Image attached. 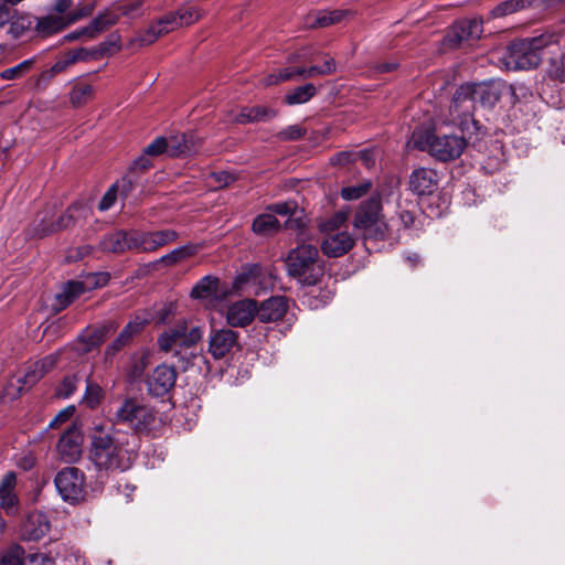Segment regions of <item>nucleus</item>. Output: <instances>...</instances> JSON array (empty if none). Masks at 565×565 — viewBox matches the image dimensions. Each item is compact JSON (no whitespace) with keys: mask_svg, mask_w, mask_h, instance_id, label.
I'll return each instance as SVG.
<instances>
[{"mask_svg":"<svg viewBox=\"0 0 565 565\" xmlns=\"http://www.w3.org/2000/svg\"><path fill=\"white\" fill-rule=\"evenodd\" d=\"M88 460L99 472H124L136 457V437L114 426L95 425L89 435Z\"/></svg>","mask_w":565,"mask_h":565,"instance_id":"obj_1","label":"nucleus"},{"mask_svg":"<svg viewBox=\"0 0 565 565\" xmlns=\"http://www.w3.org/2000/svg\"><path fill=\"white\" fill-rule=\"evenodd\" d=\"M559 46V36L553 33L511 43L504 54V63L510 70L536 67L545 53H553Z\"/></svg>","mask_w":565,"mask_h":565,"instance_id":"obj_2","label":"nucleus"},{"mask_svg":"<svg viewBox=\"0 0 565 565\" xmlns=\"http://www.w3.org/2000/svg\"><path fill=\"white\" fill-rule=\"evenodd\" d=\"M500 99V93L487 83L460 85L451 99L449 113L455 125H463L473 115L477 104L491 107Z\"/></svg>","mask_w":565,"mask_h":565,"instance_id":"obj_3","label":"nucleus"},{"mask_svg":"<svg viewBox=\"0 0 565 565\" xmlns=\"http://www.w3.org/2000/svg\"><path fill=\"white\" fill-rule=\"evenodd\" d=\"M202 337V328L182 317L175 319L172 324L167 326L159 334L157 342L160 351L181 356L185 361L182 366L186 369L193 363L192 360L202 356L193 352H190L189 356L182 355V352L194 347Z\"/></svg>","mask_w":565,"mask_h":565,"instance_id":"obj_4","label":"nucleus"},{"mask_svg":"<svg viewBox=\"0 0 565 565\" xmlns=\"http://www.w3.org/2000/svg\"><path fill=\"white\" fill-rule=\"evenodd\" d=\"M411 142L414 148L428 151L439 161H450L457 159L463 152L467 142L462 136L454 134H435L430 130H415Z\"/></svg>","mask_w":565,"mask_h":565,"instance_id":"obj_5","label":"nucleus"},{"mask_svg":"<svg viewBox=\"0 0 565 565\" xmlns=\"http://www.w3.org/2000/svg\"><path fill=\"white\" fill-rule=\"evenodd\" d=\"M286 266L288 275L302 285L313 286L323 275L319 250L312 244H301L292 248L286 258Z\"/></svg>","mask_w":565,"mask_h":565,"instance_id":"obj_6","label":"nucleus"},{"mask_svg":"<svg viewBox=\"0 0 565 565\" xmlns=\"http://www.w3.org/2000/svg\"><path fill=\"white\" fill-rule=\"evenodd\" d=\"M381 202L379 199H370L362 203L354 216V228L363 238H383L388 230L387 223L381 214Z\"/></svg>","mask_w":565,"mask_h":565,"instance_id":"obj_7","label":"nucleus"},{"mask_svg":"<svg viewBox=\"0 0 565 565\" xmlns=\"http://www.w3.org/2000/svg\"><path fill=\"white\" fill-rule=\"evenodd\" d=\"M117 423L126 424L136 431H146L156 420L152 407L140 404L135 399H126L114 414Z\"/></svg>","mask_w":565,"mask_h":565,"instance_id":"obj_8","label":"nucleus"},{"mask_svg":"<svg viewBox=\"0 0 565 565\" xmlns=\"http://www.w3.org/2000/svg\"><path fill=\"white\" fill-rule=\"evenodd\" d=\"M90 214L89 207L82 203L76 202L68 206L66 211L56 220L42 218L33 228L35 236L44 237L57 231L70 228L76 225L82 220H85Z\"/></svg>","mask_w":565,"mask_h":565,"instance_id":"obj_9","label":"nucleus"},{"mask_svg":"<svg viewBox=\"0 0 565 565\" xmlns=\"http://www.w3.org/2000/svg\"><path fill=\"white\" fill-rule=\"evenodd\" d=\"M61 498L71 504L78 503L85 495V475L75 467H66L57 472L54 479Z\"/></svg>","mask_w":565,"mask_h":565,"instance_id":"obj_10","label":"nucleus"},{"mask_svg":"<svg viewBox=\"0 0 565 565\" xmlns=\"http://www.w3.org/2000/svg\"><path fill=\"white\" fill-rule=\"evenodd\" d=\"M140 6L141 4L138 0H131L124 2L118 7L120 13H116L114 11H105L104 13H100L98 17L94 18L88 26L82 29L81 34H86L89 38H94L99 32L117 23L120 14L127 17H135L139 11ZM78 35L79 32H75L70 34L67 38L70 40H73L77 39Z\"/></svg>","mask_w":565,"mask_h":565,"instance_id":"obj_11","label":"nucleus"},{"mask_svg":"<svg viewBox=\"0 0 565 565\" xmlns=\"http://www.w3.org/2000/svg\"><path fill=\"white\" fill-rule=\"evenodd\" d=\"M483 32L482 20L466 19L456 22L444 38V45L456 49L462 43L477 40Z\"/></svg>","mask_w":565,"mask_h":565,"instance_id":"obj_12","label":"nucleus"},{"mask_svg":"<svg viewBox=\"0 0 565 565\" xmlns=\"http://www.w3.org/2000/svg\"><path fill=\"white\" fill-rule=\"evenodd\" d=\"M51 530V520L42 511L30 512L20 526V537L23 541L36 542L42 540Z\"/></svg>","mask_w":565,"mask_h":565,"instance_id":"obj_13","label":"nucleus"},{"mask_svg":"<svg viewBox=\"0 0 565 565\" xmlns=\"http://www.w3.org/2000/svg\"><path fill=\"white\" fill-rule=\"evenodd\" d=\"M177 372L171 365H158L146 380L148 392L157 397L164 396L175 385Z\"/></svg>","mask_w":565,"mask_h":565,"instance_id":"obj_14","label":"nucleus"},{"mask_svg":"<svg viewBox=\"0 0 565 565\" xmlns=\"http://www.w3.org/2000/svg\"><path fill=\"white\" fill-rule=\"evenodd\" d=\"M257 317V301L242 299L231 303L226 309V322L234 328H244Z\"/></svg>","mask_w":565,"mask_h":565,"instance_id":"obj_15","label":"nucleus"},{"mask_svg":"<svg viewBox=\"0 0 565 565\" xmlns=\"http://www.w3.org/2000/svg\"><path fill=\"white\" fill-rule=\"evenodd\" d=\"M58 457L66 463L76 462L82 456V437L79 431L72 427L60 437L56 446Z\"/></svg>","mask_w":565,"mask_h":565,"instance_id":"obj_16","label":"nucleus"},{"mask_svg":"<svg viewBox=\"0 0 565 565\" xmlns=\"http://www.w3.org/2000/svg\"><path fill=\"white\" fill-rule=\"evenodd\" d=\"M238 333L231 329L214 330L209 339V352L214 359H222L237 345Z\"/></svg>","mask_w":565,"mask_h":565,"instance_id":"obj_17","label":"nucleus"},{"mask_svg":"<svg viewBox=\"0 0 565 565\" xmlns=\"http://www.w3.org/2000/svg\"><path fill=\"white\" fill-rule=\"evenodd\" d=\"M289 309V301L285 296H274L257 305V318L260 322H277L282 319Z\"/></svg>","mask_w":565,"mask_h":565,"instance_id":"obj_18","label":"nucleus"},{"mask_svg":"<svg viewBox=\"0 0 565 565\" xmlns=\"http://www.w3.org/2000/svg\"><path fill=\"white\" fill-rule=\"evenodd\" d=\"M438 185V174L429 168L415 169L409 177V189L417 195H429Z\"/></svg>","mask_w":565,"mask_h":565,"instance_id":"obj_19","label":"nucleus"},{"mask_svg":"<svg viewBox=\"0 0 565 565\" xmlns=\"http://www.w3.org/2000/svg\"><path fill=\"white\" fill-rule=\"evenodd\" d=\"M60 353H52L50 355L44 356L43 359L31 363L22 377L18 380V383H21L23 386H32L38 381H40L45 373L50 372L54 369L57 363Z\"/></svg>","mask_w":565,"mask_h":565,"instance_id":"obj_20","label":"nucleus"},{"mask_svg":"<svg viewBox=\"0 0 565 565\" xmlns=\"http://www.w3.org/2000/svg\"><path fill=\"white\" fill-rule=\"evenodd\" d=\"M17 475L7 472L0 481V507L8 513L14 514L18 510L19 498L15 493Z\"/></svg>","mask_w":565,"mask_h":565,"instance_id":"obj_21","label":"nucleus"},{"mask_svg":"<svg viewBox=\"0 0 565 565\" xmlns=\"http://www.w3.org/2000/svg\"><path fill=\"white\" fill-rule=\"evenodd\" d=\"M354 244L353 237L348 232L329 234L321 243L323 254L329 257H340L348 253Z\"/></svg>","mask_w":565,"mask_h":565,"instance_id":"obj_22","label":"nucleus"},{"mask_svg":"<svg viewBox=\"0 0 565 565\" xmlns=\"http://www.w3.org/2000/svg\"><path fill=\"white\" fill-rule=\"evenodd\" d=\"M202 15V12L196 7H184L180 8L175 12H171L161 18V23L169 24L167 28L172 31L188 26L196 22Z\"/></svg>","mask_w":565,"mask_h":565,"instance_id":"obj_23","label":"nucleus"},{"mask_svg":"<svg viewBox=\"0 0 565 565\" xmlns=\"http://www.w3.org/2000/svg\"><path fill=\"white\" fill-rule=\"evenodd\" d=\"M268 210L281 216H288L285 227L290 230H301L305 226L302 212L298 211L297 203L294 201L278 202L268 206Z\"/></svg>","mask_w":565,"mask_h":565,"instance_id":"obj_24","label":"nucleus"},{"mask_svg":"<svg viewBox=\"0 0 565 565\" xmlns=\"http://www.w3.org/2000/svg\"><path fill=\"white\" fill-rule=\"evenodd\" d=\"M351 15L352 12L348 9L320 10L311 17L308 24L311 28H328L348 20Z\"/></svg>","mask_w":565,"mask_h":565,"instance_id":"obj_25","label":"nucleus"},{"mask_svg":"<svg viewBox=\"0 0 565 565\" xmlns=\"http://www.w3.org/2000/svg\"><path fill=\"white\" fill-rule=\"evenodd\" d=\"M145 154L159 156L168 152L170 156H179L189 150L185 143H181L177 138L168 141L164 137L156 138L145 149Z\"/></svg>","mask_w":565,"mask_h":565,"instance_id":"obj_26","label":"nucleus"},{"mask_svg":"<svg viewBox=\"0 0 565 565\" xmlns=\"http://www.w3.org/2000/svg\"><path fill=\"white\" fill-rule=\"evenodd\" d=\"M117 323L107 321L99 327L87 329L82 335V341L86 344V350H92L100 345L117 329Z\"/></svg>","mask_w":565,"mask_h":565,"instance_id":"obj_27","label":"nucleus"},{"mask_svg":"<svg viewBox=\"0 0 565 565\" xmlns=\"http://www.w3.org/2000/svg\"><path fill=\"white\" fill-rule=\"evenodd\" d=\"M220 279L215 276H204L192 288L191 296L195 299H207L211 297H218L223 294V288L220 287Z\"/></svg>","mask_w":565,"mask_h":565,"instance_id":"obj_28","label":"nucleus"},{"mask_svg":"<svg viewBox=\"0 0 565 565\" xmlns=\"http://www.w3.org/2000/svg\"><path fill=\"white\" fill-rule=\"evenodd\" d=\"M68 25L67 15H56L51 12L38 19L35 29L42 35H51L62 31Z\"/></svg>","mask_w":565,"mask_h":565,"instance_id":"obj_29","label":"nucleus"},{"mask_svg":"<svg viewBox=\"0 0 565 565\" xmlns=\"http://www.w3.org/2000/svg\"><path fill=\"white\" fill-rule=\"evenodd\" d=\"M103 250L109 253H124L130 249L129 232L117 231L106 235L99 243Z\"/></svg>","mask_w":565,"mask_h":565,"instance_id":"obj_30","label":"nucleus"},{"mask_svg":"<svg viewBox=\"0 0 565 565\" xmlns=\"http://www.w3.org/2000/svg\"><path fill=\"white\" fill-rule=\"evenodd\" d=\"M136 180H134L130 177H124L120 181L115 183L102 198L98 209L100 211H107L109 210L115 201H116V193L117 191H120L122 194L127 195L128 192H130L134 188Z\"/></svg>","mask_w":565,"mask_h":565,"instance_id":"obj_31","label":"nucleus"},{"mask_svg":"<svg viewBox=\"0 0 565 565\" xmlns=\"http://www.w3.org/2000/svg\"><path fill=\"white\" fill-rule=\"evenodd\" d=\"M168 25L167 23H161L160 18L156 23L150 24L142 33L132 39L131 45L145 46L152 44L159 36L172 31L167 28Z\"/></svg>","mask_w":565,"mask_h":565,"instance_id":"obj_32","label":"nucleus"},{"mask_svg":"<svg viewBox=\"0 0 565 565\" xmlns=\"http://www.w3.org/2000/svg\"><path fill=\"white\" fill-rule=\"evenodd\" d=\"M89 288L90 287L83 281H68L62 292L56 296V300L61 308H65Z\"/></svg>","mask_w":565,"mask_h":565,"instance_id":"obj_33","label":"nucleus"},{"mask_svg":"<svg viewBox=\"0 0 565 565\" xmlns=\"http://www.w3.org/2000/svg\"><path fill=\"white\" fill-rule=\"evenodd\" d=\"M94 93L95 89L90 84L77 82L70 93V102L74 107H82L93 99Z\"/></svg>","mask_w":565,"mask_h":565,"instance_id":"obj_34","label":"nucleus"},{"mask_svg":"<svg viewBox=\"0 0 565 565\" xmlns=\"http://www.w3.org/2000/svg\"><path fill=\"white\" fill-rule=\"evenodd\" d=\"M279 228V222L273 214H260L253 222V231L258 235H271Z\"/></svg>","mask_w":565,"mask_h":565,"instance_id":"obj_35","label":"nucleus"},{"mask_svg":"<svg viewBox=\"0 0 565 565\" xmlns=\"http://www.w3.org/2000/svg\"><path fill=\"white\" fill-rule=\"evenodd\" d=\"M317 94V89L313 84H306L290 90L285 96V103L287 105H300L309 102Z\"/></svg>","mask_w":565,"mask_h":565,"instance_id":"obj_36","label":"nucleus"},{"mask_svg":"<svg viewBox=\"0 0 565 565\" xmlns=\"http://www.w3.org/2000/svg\"><path fill=\"white\" fill-rule=\"evenodd\" d=\"M534 1L535 0H505L492 9L491 15L493 18H502L531 7Z\"/></svg>","mask_w":565,"mask_h":565,"instance_id":"obj_37","label":"nucleus"},{"mask_svg":"<svg viewBox=\"0 0 565 565\" xmlns=\"http://www.w3.org/2000/svg\"><path fill=\"white\" fill-rule=\"evenodd\" d=\"M84 381L86 383V387L82 403L89 408H95L100 404L104 397V391L98 383L90 381L88 376H86Z\"/></svg>","mask_w":565,"mask_h":565,"instance_id":"obj_38","label":"nucleus"},{"mask_svg":"<svg viewBox=\"0 0 565 565\" xmlns=\"http://www.w3.org/2000/svg\"><path fill=\"white\" fill-rule=\"evenodd\" d=\"M175 306L173 303H162L157 307L152 313L145 312L143 316L149 317V323L153 322L156 326L172 324L171 319L174 317Z\"/></svg>","mask_w":565,"mask_h":565,"instance_id":"obj_39","label":"nucleus"},{"mask_svg":"<svg viewBox=\"0 0 565 565\" xmlns=\"http://www.w3.org/2000/svg\"><path fill=\"white\" fill-rule=\"evenodd\" d=\"M86 375L77 372L66 375L56 388V394L60 397L68 398L78 388V385L85 380Z\"/></svg>","mask_w":565,"mask_h":565,"instance_id":"obj_40","label":"nucleus"},{"mask_svg":"<svg viewBox=\"0 0 565 565\" xmlns=\"http://www.w3.org/2000/svg\"><path fill=\"white\" fill-rule=\"evenodd\" d=\"M130 249L138 252H152L151 233L150 232H129Z\"/></svg>","mask_w":565,"mask_h":565,"instance_id":"obj_41","label":"nucleus"},{"mask_svg":"<svg viewBox=\"0 0 565 565\" xmlns=\"http://www.w3.org/2000/svg\"><path fill=\"white\" fill-rule=\"evenodd\" d=\"M0 565H24V550L19 544L10 545L0 556Z\"/></svg>","mask_w":565,"mask_h":565,"instance_id":"obj_42","label":"nucleus"},{"mask_svg":"<svg viewBox=\"0 0 565 565\" xmlns=\"http://www.w3.org/2000/svg\"><path fill=\"white\" fill-rule=\"evenodd\" d=\"M564 55L561 54L555 57H551L548 60V64L546 67V75L550 79L565 83V66H564Z\"/></svg>","mask_w":565,"mask_h":565,"instance_id":"obj_43","label":"nucleus"},{"mask_svg":"<svg viewBox=\"0 0 565 565\" xmlns=\"http://www.w3.org/2000/svg\"><path fill=\"white\" fill-rule=\"evenodd\" d=\"M149 323V317L141 315H137L132 320H130L125 328L120 331L119 334L124 335L128 342L139 332L143 330V328Z\"/></svg>","mask_w":565,"mask_h":565,"instance_id":"obj_44","label":"nucleus"},{"mask_svg":"<svg viewBox=\"0 0 565 565\" xmlns=\"http://www.w3.org/2000/svg\"><path fill=\"white\" fill-rule=\"evenodd\" d=\"M195 252H196V248L193 245L181 246V247H178V248L173 249L172 252L163 255L160 258V262L169 264V265H173V264L179 263L182 259H185V258L194 255Z\"/></svg>","mask_w":565,"mask_h":565,"instance_id":"obj_45","label":"nucleus"},{"mask_svg":"<svg viewBox=\"0 0 565 565\" xmlns=\"http://www.w3.org/2000/svg\"><path fill=\"white\" fill-rule=\"evenodd\" d=\"M150 233L152 252L158 249L159 247H162L169 243L177 241L178 238V233L173 230H162Z\"/></svg>","mask_w":565,"mask_h":565,"instance_id":"obj_46","label":"nucleus"},{"mask_svg":"<svg viewBox=\"0 0 565 565\" xmlns=\"http://www.w3.org/2000/svg\"><path fill=\"white\" fill-rule=\"evenodd\" d=\"M31 66L32 60H25L13 67L2 71L0 73V78L4 81L20 78L30 71Z\"/></svg>","mask_w":565,"mask_h":565,"instance_id":"obj_47","label":"nucleus"},{"mask_svg":"<svg viewBox=\"0 0 565 565\" xmlns=\"http://www.w3.org/2000/svg\"><path fill=\"white\" fill-rule=\"evenodd\" d=\"M7 25H9L8 33L13 39H19L30 28V22L26 18L17 17V12L13 10V19Z\"/></svg>","mask_w":565,"mask_h":565,"instance_id":"obj_48","label":"nucleus"},{"mask_svg":"<svg viewBox=\"0 0 565 565\" xmlns=\"http://www.w3.org/2000/svg\"><path fill=\"white\" fill-rule=\"evenodd\" d=\"M268 110L264 107H252V108H245L241 111V114L237 117V120L239 122H248V121H256L264 119L268 116Z\"/></svg>","mask_w":565,"mask_h":565,"instance_id":"obj_49","label":"nucleus"},{"mask_svg":"<svg viewBox=\"0 0 565 565\" xmlns=\"http://www.w3.org/2000/svg\"><path fill=\"white\" fill-rule=\"evenodd\" d=\"M370 186H371L370 182H364V183H361L358 185L347 186V188L342 189L341 195L344 200H358L361 196H363L364 194H366Z\"/></svg>","mask_w":565,"mask_h":565,"instance_id":"obj_50","label":"nucleus"},{"mask_svg":"<svg viewBox=\"0 0 565 565\" xmlns=\"http://www.w3.org/2000/svg\"><path fill=\"white\" fill-rule=\"evenodd\" d=\"M306 134V129L300 125H291L280 130L277 135L278 139L281 141H290L298 140L302 138Z\"/></svg>","mask_w":565,"mask_h":565,"instance_id":"obj_51","label":"nucleus"},{"mask_svg":"<svg viewBox=\"0 0 565 565\" xmlns=\"http://www.w3.org/2000/svg\"><path fill=\"white\" fill-rule=\"evenodd\" d=\"M295 77L294 68L287 67L280 70L278 73H273L264 78V84L267 86L278 84L280 82L289 81Z\"/></svg>","mask_w":565,"mask_h":565,"instance_id":"obj_52","label":"nucleus"},{"mask_svg":"<svg viewBox=\"0 0 565 565\" xmlns=\"http://www.w3.org/2000/svg\"><path fill=\"white\" fill-rule=\"evenodd\" d=\"M73 61L70 58V56L66 54L64 57L55 62L52 67L43 73L44 76L47 78H51L55 76L56 74H60L64 71H66L71 65H73Z\"/></svg>","mask_w":565,"mask_h":565,"instance_id":"obj_53","label":"nucleus"},{"mask_svg":"<svg viewBox=\"0 0 565 565\" xmlns=\"http://www.w3.org/2000/svg\"><path fill=\"white\" fill-rule=\"evenodd\" d=\"M128 344V340L124 338V335L118 334V337L106 348L105 356L107 360L113 359L116 353L121 350L125 345Z\"/></svg>","mask_w":565,"mask_h":565,"instance_id":"obj_54","label":"nucleus"},{"mask_svg":"<svg viewBox=\"0 0 565 565\" xmlns=\"http://www.w3.org/2000/svg\"><path fill=\"white\" fill-rule=\"evenodd\" d=\"M211 178L218 188L226 186L236 180V177L227 171L214 172Z\"/></svg>","mask_w":565,"mask_h":565,"instance_id":"obj_55","label":"nucleus"},{"mask_svg":"<svg viewBox=\"0 0 565 565\" xmlns=\"http://www.w3.org/2000/svg\"><path fill=\"white\" fill-rule=\"evenodd\" d=\"M67 55L73 61V63L88 61L94 57V53L84 47L72 50L67 52Z\"/></svg>","mask_w":565,"mask_h":565,"instance_id":"obj_56","label":"nucleus"},{"mask_svg":"<svg viewBox=\"0 0 565 565\" xmlns=\"http://www.w3.org/2000/svg\"><path fill=\"white\" fill-rule=\"evenodd\" d=\"M13 19V9H11L4 1L0 0V30Z\"/></svg>","mask_w":565,"mask_h":565,"instance_id":"obj_57","label":"nucleus"},{"mask_svg":"<svg viewBox=\"0 0 565 565\" xmlns=\"http://www.w3.org/2000/svg\"><path fill=\"white\" fill-rule=\"evenodd\" d=\"M73 0H56L52 6V13L66 15L71 11Z\"/></svg>","mask_w":565,"mask_h":565,"instance_id":"obj_58","label":"nucleus"},{"mask_svg":"<svg viewBox=\"0 0 565 565\" xmlns=\"http://www.w3.org/2000/svg\"><path fill=\"white\" fill-rule=\"evenodd\" d=\"M30 565H54V559L47 554L35 553L29 557Z\"/></svg>","mask_w":565,"mask_h":565,"instance_id":"obj_59","label":"nucleus"},{"mask_svg":"<svg viewBox=\"0 0 565 565\" xmlns=\"http://www.w3.org/2000/svg\"><path fill=\"white\" fill-rule=\"evenodd\" d=\"M92 12V9L88 7H83L81 9L71 10L66 15L68 23L72 24L87 15H89Z\"/></svg>","mask_w":565,"mask_h":565,"instance_id":"obj_60","label":"nucleus"},{"mask_svg":"<svg viewBox=\"0 0 565 565\" xmlns=\"http://www.w3.org/2000/svg\"><path fill=\"white\" fill-rule=\"evenodd\" d=\"M398 220L405 228H409L415 224V215L413 212L407 210L398 211Z\"/></svg>","mask_w":565,"mask_h":565,"instance_id":"obj_61","label":"nucleus"},{"mask_svg":"<svg viewBox=\"0 0 565 565\" xmlns=\"http://www.w3.org/2000/svg\"><path fill=\"white\" fill-rule=\"evenodd\" d=\"M148 156L149 154H145V152H143L140 157H138L132 162L131 171H135V170H147L151 166V162H150Z\"/></svg>","mask_w":565,"mask_h":565,"instance_id":"obj_62","label":"nucleus"},{"mask_svg":"<svg viewBox=\"0 0 565 565\" xmlns=\"http://www.w3.org/2000/svg\"><path fill=\"white\" fill-rule=\"evenodd\" d=\"M321 68V75H329L335 72L337 64L333 58H328L324 61V63L320 66Z\"/></svg>","mask_w":565,"mask_h":565,"instance_id":"obj_63","label":"nucleus"},{"mask_svg":"<svg viewBox=\"0 0 565 565\" xmlns=\"http://www.w3.org/2000/svg\"><path fill=\"white\" fill-rule=\"evenodd\" d=\"M93 279H94L93 282H88L89 285H92V287L104 286L109 280V274H107V273H98V274L94 275Z\"/></svg>","mask_w":565,"mask_h":565,"instance_id":"obj_64","label":"nucleus"}]
</instances>
